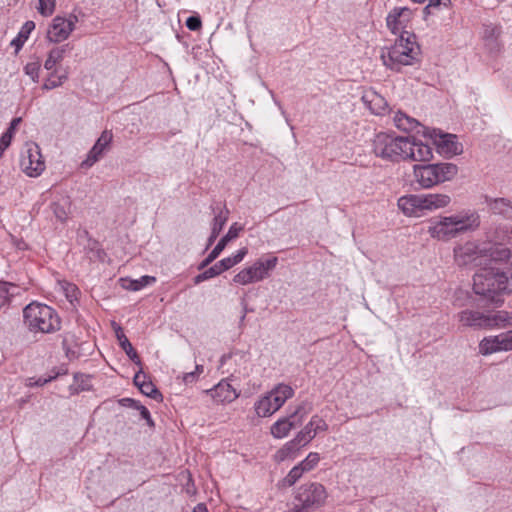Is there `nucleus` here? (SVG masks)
<instances>
[{"instance_id": "f257e3e1", "label": "nucleus", "mask_w": 512, "mask_h": 512, "mask_svg": "<svg viewBox=\"0 0 512 512\" xmlns=\"http://www.w3.org/2000/svg\"><path fill=\"white\" fill-rule=\"evenodd\" d=\"M374 155L384 161L427 162L433 157L432 148L415 137L398 136L394 133L380 132L372 141Z\"/></svg>"}, {"instance_id": "f03ea898", "label": "nucleus", "mask_w": 512, "mask_h": 512, "mask_svg": "<svg viewBox=\"0 0 512 512\" xmlns=\"http://www.w3.org/2000/svg\"><path fill=\"white\" fill-rule=\"evenodd\" d=\"M473 291L495 307L504 303L503 293H512V284L507 274L499 269L482 268L473 276Z\"/></svg>"}, {"instance_id": "7ed1b4c3", "label": "nucleus", "mask_w": 512, "mask_h": 512, "mask_svg": "<svg viewBox=\"0 0 512 512\" xmlns=\"http://www.w3.org/2000/svg\"><path fill=\"white\" fill-rule=\"evenodd\" d=\"M480 215L474 210H463L459 213L439 217L431 223L428 233L432 238L440 241H448L458 235L473 232L480 226Z\"/></svg>"}, {"instance_id": "20e7f679", "label": "nucleus", "mask_w": 512, "mask_h": 512, "mask_svg": "<svg viewBox=\"0 0 512 512\" xmlns=\"http://www.w3.org/2000/svg\"><path fill=\"white\" fill-rule=\"evenodd\" d=\"M420 45L414 33L399 35L394 44L381 49L380 58L387 68L399 72L402 66L414 65L419 61Z\"/></svg>"}, {"instance_id": "39448f33", "label": "nucleus", "mask_w": 512, "mask_h": 512, "mask_svg": "<svg viewBox=\"0 0 512 512\" xmlns=\"http://www.w3.org/2000/svg\"><path fill=\"white\" fill-rule=\"evenodd\" d=\"M462 327L479 330H492L512 327V312L506 310L464 309L457 315Z\"/></svg>"}, {"instance_id": "423d86ee", "label": "nucleus", "mask_w": 512, "mask_h": 512, "mask_svg": "<svg viewBox=\"0 0 512 512\" xmlns=\"http://www.w3.org/2000/svg\"><path fill=\"white\" fill-rule=\"evenodd\" d=\"M23 323L34 334L55 333L61 328V319L52 307L32 302L23 309Z\"/></svg>"}, {"instance_id": "0eeeda50", "label": "nucleus", "mask_w": 512, "mask_h": 512, "mask_svg": "<svg viewBox=\"0 0 512 512\" xmlns=\"http://www.w3.org/2000/svg\"><path fill=\"white\" fill-rule=\"evenodd\" d=\"M312 403L305 400L295 406L289 407V413L279 418L270 428L271 435L276 439H282L289 435L292 429L302 425L306 416L312 411Z\"/></svg>"}, {"instance_id": "6e6552de", "label": "nucleus", "mask_w": 512, "mask_h": 512, "mask_svg": "<svg viewBox=\"0 0 512 512\" xmlns=\"http://www.w3.org/2000/svg\"><path fill=\"white\" fill-rule=\"evenodd\" d=\"M295 499L297 501L295 507L298 512H309L324 505L327 499V492L320 483H306L298 488Z\"/></svg>"}, {"instance_id": "1a4fd4ad", "label": "nucleus", "mask_w": 512, "mask_h": 512, "mask_svg": "<svg viewBox=\"0 0 512 512\" xmlns=\"http://www.w3.org/2000/svg\"><path fill=\"white\" fill-rule=\"evenodd\" d=\"M20 167L29 177H37L45 170V162L38 144L26 143L21 155Z\"/></svg>"}, {"instance_id": "9d476101", "label": "nucleus", "mask_w": 512, "mask_h": 512, "mask_svg": "<svg viewBox=\"0 0 512 512\" xmlns=\"http://www.w3.org/2000/svg\"><path fill=\"white\" fill-rule=\"evenodd\" d=\"M77 22L78 18L76 15H70L67 19L61 16H56L49 27L47 39L52 43L65 41L75 29V24Z\"/></svg>"}, {"instance_id": "9b49d317", "label": "nucleus", "mask_w": 512, "mask_h": 512, "mask_svg": "<svg viewBox=\"0 0 512 512\" xmlns=\"http://www.w3.org/2000/svg\"><path fill=\"white\" fill-rule=\"evenodd\" d=\"M510 350H512V330L484 337L479 343V353L482 355Z\"/></svg>"}, {"instance_id": "f8f14e48", "label": "nucleus", "mask_w": 512, "mask_h": 512, "mask_svg": "<svg viewBox=\"0 0 512 512\" xmlns=\"http://www.w3.org/2000/svg\"><path fill=\"white\" fill-rule=\"evenodd\" d=\"M482 257H486V250L481 249L474 241H467L454 248V259L459 266L475 263Z\"/></svg>"}, {"instance_id": "ddd939ff", "label": "nucleus", "mask_w": 512, "mask_h": 512, "mask_svg": "<svg viewBox=\"0 0 512 512\" xmlns=\"http://www.w3.org/2000/svg\"><path fill=\"white\" fill-rule=\"evenodd\" d=\"M412 12L406 7L394 8L386 18V24L391 33L395 35H402L404 33H411L407 31L408 23L411 20Z\"/></svg>"}, {"instance_id": "4468645a", "label": "nucleus", "mask_w": 512, "mask_h": 512, "mask_svg": "<svg viewBox=\"0 0 512 512\" xmlns=\"http://www.w3.org/2000/svg\"><path fill=\"white\" fill-rule=\"evenodd\" d=\"M399 209L409 217H421L426 212L424 195L410 194L398 199Z\"/></svg>"}, {"instance_id": "2eb2a0df", "label": "nucleus", "mask_w": 512, "mask_h": 512, "mask_svg": "<svg viewBox=\"0 0 512 512\" xmlns=\"http://www.w3.org/2000/svg\"><path fill=\"white\" fill-rule=\"evenodd\" d=\"M113 139V134L109 130H104L97 139L94 146L89 151L86 159L82 161V168L92 167L102 156L106 149L109 148Z\"/></svg>"}, {"instance_id": "dca6fc26", "label": "nucleus", "mask_w": 512, "mask_h": 512, "mask_svg": "<svg viewBox=\"0 0 512 512\" xmlns=\"http://www.w3.org/2000/svg\"><path fill=\"white\" fill-rule=\"evenodd\" d=\"M243 230L241 225L237 223H233L225 236H223L217 245L213 248V250L209 253V255L200 263L198 269L202 270L207 267L210 263H212L224 250L229 241L237 238L239 233Z\"/></svg>"}, {"instance_id": "f3484780", "label": "nucleus", "mask_w": 512, "mask_h": 512, "mask_svg": "<svg viewBox=\"0 0 512 512\" xmlns=\"http://www.w3.org/2000/svg\"><path fill=\"white\" fill-rule=\"evenodd\" d=\"M216 403H231L238 398L239 394L232 385L226 381H220L214 388L206 391Z\"/></svg>"}, {"instance_id": "a211bd4d", "label": "nucleus", "mask_w": 512, "mask_h": 512, "mask_svg": "<svg viewBox=\"0 0 512 512\" xmlns=\"http://www.w3.org/2000/svg\"><path fill=\"white\" fill-rule=\"evenodd\" d=\"M502 27L497 24H484L482 31V39L485 46L490 52H500L503 47L501 42Z\"/></svg>"}, {"instance_id": "6ab92c4d", "label": "nucleus", "mask_w": 512, "mask_h": 512, "mask_svg": "<svg viewBox=\"0 0 512 512\" xmlns=\"http://www.w3.org/2000/svg\"><path fill=\"white\" fill-rule=\"evenodd\" d=\"M431 166L435 186L452 181L459 172L458 166L451 162L432 163Z\"/></svg>"}, {"instance_id": "aec40b11", "label": "nucleus", "mask_w": 512, "mask_h": 512, "mask_svg": "<svg viewBox=\"0 0 512 512\" xmlns=\"http://www.w3.org/2000/svg\"><path fill=\"white\" fill-rule=\"evenodd\" d=\"M434 142L439 152L444 155L454 156L462 153V146L454 134L439 133L435 136Z\"/></svg>"}, {"instance_id": "412c9836", "label": "nucleus", "mask_w": 512, "mask_h": 512, "mask_svg": "<svg viewBox=\"0 0 512 512\" xmlns=\"http://www.w3.org/2000/svg\"><path fill=\"white\" fill-rule=\"evenodd\" d=\"M248 250L246 247L241 248L235 255L226 257L220 261H218L216 264L211 266L207 269V273L209 274L210 278L216 277L223 273L224 271L229 270L236 264L240 263L245 255L247 254Z\"/></svg>"}, {"instance_id": "4be33fe9", "label": "nucleus", "mask_w": 512, "mask_h": 512, "mask_svg": "<svg viewBox=\"0 0 512 512\" xmlns=\"http://www.w3.org/2000/svg\"><path fill=\"white\" fill-rule=\"evenodd\" d=\"M133 381L134 384L139 388L141 393H143L144 395L158 402H161L163 400L161 392L156 388V386L152 383L148 376L142 372L141 368L135 374Z\"/></svg>"}, {"instance_id": "5701e85b", "label": "nucleus", "mask_w": 512, "mask_h": 512, "mask_svg": "<svg viewBox=\"0 0 512 512\" xmlns=\"http://www.w3.org/2000/svg\"><path fill=\"white\" fill-rule=\"evenodd\" d=\"M362 101L371 110V112L376 115H382L388 109V103L386 99L372 89L364 92Z\"/></svg>"}, {"instance_id": "b1692460", "label": "nucleus", "mask_w": 512, "mask_h": 512, "mask_svg": "<svg viewBox=\"0 0 512 512\" xmlns=\"http://www.w3.org/2000/svg\"><path fill=\"white\" fill-rule=\"evenodd\" d=\"M485 204L491 214L512 218V202L509 199L485 196Z\"/></svg>"}, {"instance_id": "393cba45", "label": "nucleus", "mask_w": 512, "mask_h": 512, "mask_svg": "<svg viewBox=\"0 0 512 512\" xmlns=\"http://www.w3.org/2000/svg\"><path fill=\"white\" fill-rule=\"evenodd\" d=\"M414 181L423 189L435 187L431 164H416L413 166Z\"/></svg>"}, {"instance_id": "a878e982", "label": "nucleus", "mask_w": 512, "mask_h": 512, "mask_svg": "<svg viewBox=\"0 0 512 512\" xmlns=\"http://www.w3.org/2000/svg\"><path fill=\"white\" fill-rule=\"evenodd\" d=\"M277 262V257H271L266 260H257L252 266L248 267L252 272L251 275L254 282H259L267 278L269 276V272L276 267Z\"/></svg>"}, {"instance_id": "bb28decb", "label": "nucleus", "mask_w": 512, "mask_h": 512, "mask_svg": "<svg viewBox=\"0 0 512 512\" xmlns=\"http://www.w3.org/2000/svg\"><path fill=\"white\" fill-rule=\"evenodd\" d=\"M267 395L272 399L276 409L279 410L288 399L294 396V390L291 386L280 383L268 392Z\"/></svg>"}, {"instance_id": "cd10ccee", "label": "nucleus", "mask_w": 512, "mask_h": 512, "mask_svg": "<svg viewBox=\"0 0 512 512\" xmlns=\"http://www.w3.org/2000/svg\"><path fill=\"white\" fill-rule=\"evenodd\" d=\"M393 123L399 130L404 132H413L420 126V123L415 118L401 111L394 112Z\"/></svg>"}, {"instance_id": "c85d7f7f", "label": "nucleus", "mask_w": 512, "mask_h": 512, "mask_svg": "<svg viewBox=\"0 0 512 512\" xmlns=\"http://www.w3.org/2000/svg\"><path fill=\"white\" fill-rule=\"evenodd\" d=\"M424 200L426 211H434L447 207L451 202L450 196L443 193L424 194Z\"/></svg>"}, {"instance_id": "c756f323", "label": "nucleus", "mask_w": 512, "mask_h": 512, "mask_svg": "<svg viewBox=\"0 0 512 512\" xmlns=\"http://www.w3.org/2000/svg\"><path fill=\"white\" fill-rule=\"evenodd\" d=\"M254 410L259 417H269L274 414L276 411V407L273 405L272 399L265 394L260 397L254 404Z\"/></svg>"}, {"instance_id": "7c9ffc66", "label": "nucleus", "mask_w": 512, "mask_h": 512, "mask_svg": "<svg viewBox=\"0 0 512 512\" xmlns=\"http://www.w3.org/2000/svg\"><path fill=\"white\" fill-rule=\"evenodd\" d=\"M301 430L304 433L311 435L312 438H315L317 433L328 430V424L319 415H313L310 421Z\"/></svg>"}, {"instance_id": "2f4dec72", "label": "nucleus", "mask_w": 512, "mask_h": 512, "mask_svg": "<svg viewBox=\"0 0 512 512\" xmlns=\"http://www.w3.org/2000/svg\"><path fill=\"white\" fill-rule=\"evenodd\" d=\"M119 345L120 347L125 351L127 356L131 361H133L137 366L141 367L142 362L141 359L137 353V351L134 349L128 338L124 335V333L119 329V331L116 332Z\"/></svg>"}, {"instance_id": "473e14b6", "label": "nucleus", "mask_w": 512, "mask_h": 512, "mask_svg": "<svg viewBox=\"0 0 512 512\" xmlns=\"http://www.w3.org/2000/svg\"><path fill=\"white\" fill-rule=\"evenodd\" d=\"M496 244L512 243V224H499L491 235Z\"/></svg>"}, {"instance_id": "72a5a7b5", "label": "nucleus", "mask_w": 512, "mask_h": 512, "mask_svg": "<svg viewBox=\"0 0 512 512\" xmlns=\"http://www.w3.org/2000/svg\"><path fill=\"white\" fill-rule=\"evenodd\" d=\"M301 448L295 444L293 440L286 442L274 455L277 462H283L286 459H293L296 457Z\"/></svg>"}, {"instance_id": "f704fd0d", "label": "nucleus", "mask_w": 512, "mask_h": 512, "mask_svg": "<svg viewBox=\"0 0 512 512\" xmlns=\"http://www.w3.org/2000/svg\"><path fill=\"white\" fill-rule=\"evenodd\" d=\"M67 47L68 45H63L50 50L45 60L44 68L48 71L55 70V66L63 60Z\"/></svg>"}, {"instance_id": "c9c22d12", "label": "nucleus", "mask_w": 512, "mask_h": 512, "mask_svg": "<svg viewBox=\"0 0 512 512\" xmlns=\"http://www.w3.org/2000/svg\"><path fill=\"white\" fill-rule=\"evenodd\" d=\"M35 29L33 21H27L22 26L18 35L11 41V46L15 47L16 53L23 47L24 43L29 38L30 33Z\"/></svg>"}, {"instance_id": "e433bc0d", "label": "nucleus", "mask_w": 512, "mask_h": 512, "mask_svg": "<svg viewBox=\"0 0 512 512\" xmlns=\"http://www.w3.org/2000/svg\"><path fill=\"white\" fill-rule=\"evenodd\" d=\"M123 282V287L132 291H139L147 285L153 284L156 282V278L154 276L144 275L136 280L130 279H121Z\"/></svg>"}, {"instance_id": "4c0bfd02", "label": "nucleus", "mask_w": 512, "mask_h": 512, "mask_svg": "<svg viewBox=\"0 0 512 512\" xmlns=\"http://www.w3.org/2000/svg\"><path fill=\"white\" fill-rule=\"evenodd\" d=\"M490 259L494 262H504L511 265L512 261V249L507 247H494L489 250V254L486 253Z\"/></svg>"}, {"instance_id": "58836bf2", "label": "nucleus", "mask_w": 512, "mask_h": 512, "mask_svg": "<svg viewBox=\"0 0 512 512\" xmlns=\"http://www.w3.org/2000/svg\"><path fill=\"white\" fill-rule=\"evenodd\" d=\"M69 207L70 201L68 198L62 199L61 201L53 202L51 204L53 214L61 222H65L68 219Z\"/></svg>"}, {"instance_id": "ea45409f", "label": "nucleus", "mask_w": 512, "mask_h": 512, "mask_svg": "<svg viewBox=\"0 0 512 512\" xmlns=\"http://www.w3.org/2000/svg\"><path fill=\"white\" fill-rule=\"evenodd\" d=\"M57 71L53 70L50 75L45 79L42 89L44 90H52L54 88L62 86L68 79L67 72L57 75Z\"/></svg>"}, {"instance_id": "a19ab883", "label": "nucleus", "mask_w": 512, "mask_h": 512, "mask_svg": "<svg viewBox=\"0 0 512 512\" xmlns=\"http://www.w3.org/2000/svg\"><path fill=\"white\" fill-rule=\"evenodd\" d=\"M58 286L71 304L77 300L79 289L75 284L70 283L66 280H59Z\"/></svg>"}, {"instance_id": "79ce46f5", "label": "nucleus", "mask_w": 512, "mask_h": 512, "mask_svg": "<svg viewBox=\"0 0 512 512\" xmlns=\"http://www.w3.org/2000/svg\"><path fill=\"white\" fill-rule=\"evenodd\" d=\"M123 401L128 402L131 407H134L135 409L139 410L141 417L146 420L147 424L150 427L154 426V421L151 418L150 412L145 406L141 405L138 401L131 398H125L123 399Z\"/></svg>"}, {"instance_id": "37998d69", "label": "nucleus", "mask_w": 512, "mask_h": 512, "mask_svg": "<svg viewBox=\"0 0 512 512\" xmlns=\"http://www.w3.org/2000/svg\"><path fill=\"white\" fill-rule=\"evenodd\" d=\"M304 473L303 467L299 465L294 466L284 478V484L289 487L293 486Z\"/></svg>"}, {"instance_id": "c03bdc74", "label": "nucleus", "mask_w": 512, "mask_h": 512, "mask_svg": "<svg viewBox=\"0 0 512 512\" xmlns=\"http://www.w3.org/2000/svg\"><path fill=\"white\" fill-rule=\"evenodd\" d=\"M229 210L224 208L220 209L219 212L215 215L213 222H212V228L217 230L218 232H221L224 225L226 224L228 220Z\"/></svg>"}, {"instance_id": "a18cd8bd", "label": "nucleus", "mask_w": 512, "mask_h": 512, "mask_svg": "<svg viewBox=\"0 0 512 512\" xmlns=\"http://www.w3.org/2000/svg\"><path fill=\"white\" fill-rule=\"evenodd\" d=\"M320 461V456L318 453H315V452H311L308 454V456L303 460L301 461L298 465L300 467H303V470L305 472H308V471H311L312 469H314L316 467V465L319 463Z\"/></svg>"}, {"instance_id": "49530a36", "label": "nucleus", "mask_w": 512, "mask_h": 512, "mask_svg": "<svg viewBox=\"0 0 512 512\" xmlns=\"http://www.w3.org/2000/svg\"><path fill=\"white\" fill-rule=\"evenodd\" d=\"M38 2L39 5L37 9L42 16L47 17L54 13L56 8L55 0H38Z\"/></svg>"}, {"instance_id": "de8ad7c7", "label": "nucleus", "mask_w": 512, "mask_h": 512, "mask_svg": "<svg viewBox=\"0 0 512 512\" xmlns=\"http://www.w3.org/2000/svg\"><path fill=\"white\" fill-rule=\"evenodd\" d=\"M251 273L249 268H244L233 277V282L239 285L254 283Z\"/></svg>"}, {"instance_id": "09e8293b", "label": "nucleus", "mask_w": 512, "mask_h": 512, "mask_svg": "<svg viewBox=\"0 0 512 512\" xmlns=\"http://www.w3.org/2000/svg\"><path fill=\"white\" fill-rule=\"evenodd\" d=\"M41 64L39 61L29 62L24 67V72L33 82H38Z\"/></svg>"}, {"instance_id": "8fccbe9b", "label": "nucleus", "mask_w": 512, "mask_h": 512, "mask_svg": "<svg viewBox=\"0 0 512 512\" xmlns=\"http://www.w3.org/2000/svg\"><path fill=\"white\" fill-rule=\"evenodd\" d=\"M313 439L314 438H312L311 435H308L304 433L302 430H300L292 440L295 442L296 445L302 448L309 444Z\"/></svg>"}, {"instance_id": "3c124183", "label": "nucleus", "mask_w": 512, "mask_h": 512, "mask_svg": "<svg viewBox=\"0 0 512 512\" xmlns=\"http://www.w3.org/2000/svg\"><path fill=\"white\" fill-rule=\"evenodd\" d=\"M313 439L314 438H312L311 435H308L304 433L302 430H300L292 440L295 442L296 445L302 448L309 444Z\"/></svg>"}, {"instance_id": "603ef678", "label": "nucleus", "mask_w": 512, "mask_h": 512, "mask_svg": "<svg viewBox=\"0 0 512 512\" xmlns=\"http://www.w3.org/2000/svg\"><path fill=\"white\" fill-rule=\"evenodd\" d=\"M440 5L448 8L451 5V0H429V4L424 8L426 15L431 14L433 9L438 8Z\"/></svg>"}, {"instance_id": "864d4df0", "label": "nucleus", "mask_w": 512, "mask_h": 512, "mask_svg": "<svg viewBox=\"0 0 512 512\" xmlns=\"http://www.w3.org/2000/svg\"><path fill=\"white\" fill-rule=\"evenodd\" d=\"M18 287L10 282H0V296L8 298L14 295V290Z\"/></svg>"}, {"instance_id": "5fc2aeb1", "label": "nucleus", "mask_w": 512, "mask_h": 512, "mask_svg": "<svg viewBox=\"0 0 512 512\" xmlns=\"http://www.w3.org/2000/svg\"><path fill=\"white\" fill-rule=\"evenodd\" d=\"M58 374L54 376H49L48 378L39 377L38 379L29 378L27 382V386L34 387V386H43L47 384L48 382L54 380L57 377Z\"/></svg>"}, {"instance_id": "6e6d98bb", "label": "nucleus", "mask_w": 512, "mask_h": 512, "mask_svg": "<svg viewBox=\"0 0 512 512\" xmlns=\"http://www.w3.org/2000/svg\"><path fill=\"white\" fill-rule=\"evenodd\" d=\"M186 26L191 31H198L202 27V22L199 16H190L186 20Z\"/></svg>"}, {"instance_id": "4d7b16f0", "label": "nucleus", "mask_w": 512, "mask_h": 512, "mask_svg": "<svg viewBox=\"0 0 512 512\" xmlns=\"http://www.w3.org/2000/svg\"><path fill=\"white\" fill-rule=\"evenodd\" d=\"M11 141V132H4L0 138V148L5 151L10 146Z\"/></svg>"}, {"instance_id": "13d9d810", "label": "nucleus", "mask_w": 512, "mask_h": 512, "mask_svg": "<svg viewBox=\"0 0 512 512\" xmlns=\"http://www.w3.org/2000/svg\"><path fill=\"white\" fill-rule=\"evenodd\" d=\"M198 376L196 375V372H188L184 373L182 380L185 384H191L194 383L197 380Z\"/></svg>"}, {"instance_id": "bf43d9fd", "label": "nucleus", "mask_w": 512, "mask_h": 512, "mask_svg": "<svg viewBox=\"0 0 512 512\" xmlns=\"http://www.w3.org/2000/svg\"><path fill=\"white\" fill-rule=\"evenodd\" d=\"M208 279H210V276L207 273V269H206L204 272H202V273L198 274L197 276H195L193 281H194V284L197 285V284H200L201 282L206 281Z\"/></svg>"}, {"instance_id": "052dcab7", "label": "nucleus", "mask_w": 512, "mask_h": 512, "mask_svg": "<svg viewBox=\"0 0 512 512\" xmlns=\"http://www.w3.org/2000/svg\"><path fill=\"white\" fill-rule=\"evenodd\" d=\"M20 122L21 118H14L11 121L9 128L5 132H11V136L13 137L14 130Z\"/></svg>"}, {"instance_id": "680f3d73", "label": "nucleus", "mask_w": 512, "mask_h": 512, "mask_svg": "<svg viewBox=\"0 0 512 512\" xmlns=\"http://www.w3.org/2000/svg\"><path fill=\"white\" fill-rule=\"evenodd\" d=\"M219 234H220V232H218L217 230L211 228V234H210L209 239H208V244H212L217 239Z\"/></svg>"}, {"instance_id": "e2e57ef3", "label": "nucleus", "mask_w": 512, "mask_h": 512, "mask_svg": "<svg viewBox=\"0 0 512 512\" xmlns=\"http://www.w3.org/2000/svg\"><path fill=\"white\" fill-rule=\"evenodd\" d=\"M89 249L91 251H96V252H99L100 249H99V243L95 240H91L89 239V245H88Z\"/></svg>"}, {"instance_id": "0e129e2a", "label": "nucleus", "mask_w": 512, "mask_h": 512, "mask_svg": "<svg viewBox=\"0 0 512 512\" xmlns=\"http://www.w3.org/2000/svg\"><path fill=\"white\" fill-rule=\"evenodd\" d=\"M193 512H209V511L205 504L199 503L194 507Z\"/></svg>"}, {"instance_id": "69168bd1", "label": "nucleus", "mask_w": 512, "mask_h": 512, "mask_svg": "<svg viewBox=\"0 0 512 512\" xmlns=\"http://www.w3.org/2000/svg\"><path fill=\"white\" fill-rule=\"evenodd\" d=\"M204 371V367L203 365H196L195 367V371L196 372V375L199 376L200 374H202Z\"/></svg>"}, {"instance_id": "338daca9", "label": "nucleus", "mask_w": 512, "mask_h": 512, "mask_svg": "<svg viewBox=\"0 0 512 512\" xmlns=\"http://www.w3.org/2000/svg\"><path fill=\"white\" fill-rule=\"evenodd\" d=\"M29 401L28 398H22L19 400V406L22 407L25 403Z\"/></svg>"}, {"instance_id": "774afa93", "label": "nucleus", "mask_w": 512, "mask_h": 512, "mask_svg": "<svg viewBox=\"0 0 512 512\" xmlns=\"http://www.w3.org/2000/svg\"><path fill=\"white\" fill-rule=\"evenodd\" d=\"M3 154H4V150L0 148V158H2Z\"/></svg>"}]
</instances>
